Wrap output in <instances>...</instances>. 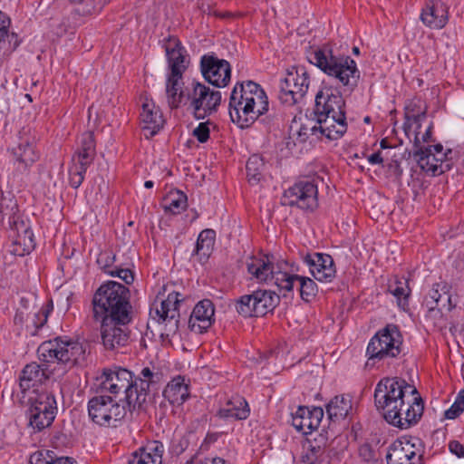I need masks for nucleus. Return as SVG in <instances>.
I'll use <instances>...</instances> for the list:
<instances>
[{
  "label": "nucleus",
  "mask_w": 464,
  "mask_h": 464,
  "mask_svg": "<svg viewBox=\"0 0 464 464\" xmlns=\"http://www.w3.org/2000/svg\"><path fill=\"white\" fill-rule=\"evenodd\" d=\"M163 377V373L155 366L144 367L138 376H133L137 410L143 409L150 392L159 389Z\"/></svg>",
  "instance_id": "nucleus-17"
},
{
  "label": "nucleus",
  "mask_w": 464,
  "mask_h": 464,
  "mask_svg": "<svg viewBox=\"0 0 464 464\" xmlns=\"http://www.w3.org/2000/svg\"><path fill=\"white\" fill-rule=\"evenodd\" d=\"M89 419L101 427H116L126 416V408L121 405L114 397L97 394L92 397L87 404Z\"/></svg>",
  "instance_id": "nucleus-8"
},
{
  "label": "nucleus",
  "mask_w": 464,
  "mask_h": 464,
  "mask_svg": "<svg viewBox=\"0 0 464 464\" xmlns=\"http://www.w3.org/2000/svg\"><path fill=\"white\" fill-rule=\"evenodd\" d=\"M235 309L243 317L256 316V304H254V295H245L235 302Z\"/></svg>",
  "instance_id": "nucleus-50"
},
{
  "label": "nucleus",
  "mask_w": 464,
  "mask_h": 464,
  "mask_svg": "<svg viewBox=\"0 0 464 464\" xmlns=\"http://www.w3.org/2000/svg\"><path fill=\"white\" fill-rule=\"evenodd\" d=\"M389 171L396 178L400 179L402 175V169L397 160H393L388 166Z\"/></svg>",
  "instance_id": "nucleus-61"
},
{
  "label": "nucleus",
  "mask_w": 464,
  "mask_h": 464,
  "mask_svg": "<svg viewBox=\"0 0 464 464\" xmlns=\"http://www.w3.org/2000/svg\"><path fill=\"white\" fill-rule=\"evenodd\" d=\"M96 155V144L93 132H83L78 141V149L72 157V161L82 166H90Z\"/></svg>",
  "instance_id": "nucleus-33"
},
{
  "label": "nucleus",
  "mask_w": 464,
  "mask_h": 464,
  "mask_svg": "<svg viewBox=\"0 0 464 464\" xmlns=\"http://www.w3.org/2000/svg\"><path fill=\"white\" fill-rule=\"evenodd\" d=\"M180 294L172 292L168 295L165 300L160 302V308H156L155 314L159 323H166L169 326L168 331L175 333L179 329V305L181 301Z\"/></svg>",
  "instance_id": "nucleus-23"
},
{
  "label": "nucleus",
  "mask_w": 464,
  "mask_h": 464,
  "mask_svg": "<svg viewBox=\"0 0 464 464\" xmlns=\"http://www.w3.org/2000/svg\"><path fill=\"white\" fill-rule=\"evenodd\" d=\"M164 445L159 440L149 442L145 447L141 448L138 452L147 456L148 460L155 464L162 463V456L164 453Z\"/></svg>",
  "instance_id": "nucleus-49"
},
{
  "label": "nucleus",
  "mask_w": 464,
  "mask_h": 464,
  "mask_svg": "<svg viewBox=\"0 0 464 464\" xmlns=\"http://www.w3.org/2000/svg\"><path fill=\"white\" fill-rule=\"evenodd\" d=\"M422 23L432 29H441L448 22V9L440 1L430 0L420 14Z\"/></svg>",
  "instance_id": "nucleus-28"
},
{
  "label": "nucleus",
  "mask_w": 464,
  "mask_h": 464,
  "mask_svg": "<svg viewBox=\"0 0 464 464\" xmlns=\"http://www.w3.org/2000/svg\"><path fill=\"white\" fill-rule=\"evenodd\" d=\"M129 288L115 281L102 284L92 300V318L100 323L102 343L106 350H117L128 344L129 324L133 319Z\"/></svg>",
  "instance_id": "nucleus-1"
},
{
  "label": "nucleus",
  "mask_w": 464,
  "mask_h": 464,
  "mask_svg": "<svg viewBox=\"0 0 464 464\" xmlns=\"http://www.w3.org/2000/svg\"><path fill=\"white\" fill-rule=\"evenodd\" d=\"M450 451L459 458H464V445L458 440H452L449 444Z\"/></svg>",
  "instance_id": "nucleus-58"
},
{
  "label": "nucleus",
  "mask_w": 464,
  "mask_h": 464,
  "mask_svg": "<svg viewBox=\"0 0 464 464\" xmlns=\"http://www.w3.org/2000/svg\"><path fill=\"white\" fill-rule=\"evenodd\" d=\"M256 304V317L263 316L273 311L279 304V295L271 290L258 289L253 292Z\"/></svg>",
  "instance_id": "nucleus-37"
},
{
  "label": "nucleus",
  "mask_w": 464,
  "mask_h": 464,
  "mask_svg": "<svg viewBox=\"0 0 464 464\" xmlns=\"http://www.w3.org/2000/svg\"><path fill=\"white\" fill-rule=\"evenodd\" d=\"M309 266L310 273L319 282H331L336 274L333 257L328 254L313 253L304 257Z\"/></svg>",
  "instance_id": "nucleus-19"
},
{
  "label": "nucleus",
  "mask_w": 464,
  "mask_h": 464,
  "mask_svg": "<svg viewBox=\"0 0 464 464\" xmlns=\"http://www.w3.org/2000/svg\"><path fill=\"white\" fill-rule=\"evenodd\" d=\"M203 77L210 84L221 88L230 82L231 66L227 60L218 58L215 53L205 54L200 59Z\"/></svg>",
  "instance_id": "nucleus-16"
},
{
  "label": "nucleus",
  "mask_w": 464,
  "mask_h": 464,
  "mask_svg": "<svg viewBox=\"0 0 464 464\" xmlns=\"http://www.w3.org/2000/svg\"><path fill=\"white\" fill-rule=\"evenodd\" d=\"M98 391L101 393H110L116 397L119 393H124V401L130 411L137 410L133 373L128 369L114 367L103 370L98 378Z\"/></svg>",
  "instance_id": "nucleus-6"
},
{
  "label": "nucleus",
  "mask_w": 464,
  "mask_h": 464,
  "mask_svg": "<svg viewBox=\"0 0 464 464\" xmlns=\"http://www.w3.org/2000/svg\"><path fill=\"white\" fill-rule=\"evenodd\" d=\"M246 269L251 278L259 283L273 284L285 292L292 291L293 272L297 271L294 264L283 259L275 262V257L267 255L250 257L246 261Z\"/></svg>",
  "instance_id": "nucleus-2"
},
{
  "label": "nucleus",
  "mask_w": 464,
  "mask_h": 464,
  "mask_svg": "<svg viewBox=\"0 0 464 464\" xmlns=\"http://www.w3.org/2000/svg\"><path fill=\"white\" fill-rule=\"evenodd\" d=\"M317 196L318 188L315 181L304 179L285 190L281 203L285 206L313 210L318 206Z\"/></svg>",
  "instance_id": "nucleus-12"
},
{
  "label": "nucleus",
  "mask_w": 464,
  "mask_h": 464,
  "mask_svg": "<svg viewBox=\"0 0 464 464\" xmlns=\"http://www.w3.org/2000/svg\"><path fill=\"white\" fill-rule=\"evenodd\" d=\"M221 92L211 91L209 87L198 82H193L190 88H187V100L193 116L203 120L218 110L221 102Z\"/></svg>",
  "instance_id": "nucleus-10"
},
{
  "label": "nucleus",
  "mask_w": 464,
  "mask_h": 464,
  "mask_svg": "<svg viewBox=\"0 0 464 464\" xmlns=\"http://www.w3.org/2000/svg\"><path fill=\"white\" fill-rule=\"evenodd\" d=\"M314 125L308 126L303 125L299 131V136L307 135L308 131L312 134L320 132L323 136L328 140H338L346 132L347 122L346 116H339L338 114H314Z\"/></svg>",
  "instance_id": "nucleus-15"
},
{
  "label": "nucleus",
  "mask_w": 464,
  "mask_h": 464,
  "mask_svg": "<svg viewBox=\"0 0 464 464\" xmlns=\"http://www.w3.org/2000/svg\"><path fill=\"white\" fill-rule=\"evenodd\" d=\"M246 176L251 184H257L263 178L265 161L261 155L254 154L249 157L246 165Z\"/></svg>",
  "instance_id": "nucleus-45"
},
{
  "label": "nucleus",
  "mask_w": 464,
  "mask_h": 464,
  "mask_svg": "<svg viewBox=\"0 0 464 464\" xmlns=\"http://www.w3.org/2000/svg\"><path fill=\"white\" fill-rule=\"evenodd\" d=\"M0 221L9 227L22 221L18 216V204L12 196H3L0 199Z\"/></svg>",
  "instance_id": "nucleus-41"
},
{
  "label": "nucleus",
  "mask_w": 464,
  "mask_h": 464,
  "mask_svg": "<svg viewBox=\"0 0 464 464\" xmlns=\"http://www.w3.org/2000/svg\"><path fill=\"white\" fill-rule=\"evenodd\" d=\"M253 89L249 96L248 102L244 105V110L240 113L234 111L236 124L241 128H248L251 126L261 115L268 111L269 102L264 89L253 82L250 84Z\"/></svg>",
  "instance_id": "nucleus-14"
},
{
  "label": "nucleus",
  "mask_w": 464,
  "mask_h": 464,
  "mask_svg": "<svg viewBox=\"0 0 464 464\" xmlns=\"http://www.w3.org/2000/svg\"><path fill=\"white\" fill-rule=\"evenodd\" d=\"M407 389H411V393L417 394L415 388L410 386L405 380L398 377L382 378L376 384L374 404L377 411L382 413L385 420L396 422L395 420L398 418L397 407L403 406V398H406L405 390Z\"/></svg>",
  "instance_id": "nucleus-4"
},
{
  "label": "nucleus",
  "mask_w": 464,
  "mask_h": 464,
  "mask_svg": "<svg viewBox=\"0 0 464 464\" xmlns=\"http://www.w3.org/2000/svg\"><path fill=\"white\" fill-rule=\"evenodd\" d=\"M352 409V400L348 395L335 396L326 405V412L328 414V418L333 421L343 420L348 416Z\"/></svg>",
  "instance_id": "nucleus-40"
},
{
  "label": "nucleus",
  "mask_w": 464,
  "mask_h": 464,
  "mask_svg": "<svg viewBox=\"0 0 464 464\" xmlns=\"http://www.w3.org/2000/svg\"><path fill=\"white\" fill-rule=\"evenodd\" d=\"M367 160L372 165L381 164L383 161V159H382V154H381L380 151L372 153V155H370L368 157Z\"/></svg>",
  "instance_id": "nucleus-62"
},
{
  "label": "nucleus",
  "mask_w": 464,
  "mask_h": 464,
  "mask_svg": "<svg viewBox=\"0 0 464 464\" xmlns=\"http://www.w3.org/2000/svg\"><path fill=\"white\" fill-rule=\"evenodd\" d=\"M401 344L402 336L399 327L392 324H387L377 332L368 343L367 365H373L375 361L397 357L401 353Z\"/></svg>",
  "instance_id": "nucleus-7"
},
{
  "label": "nucleus",
  "mask_w": 464,
  "mask_h": 464,
  "mask_svg": "<svg viewBox=\"0 0 464 464\" xmlns=\"http://www.w3.org/2000/svg\"><path fill=\"white\" fill-rule=\"evenodd\" d=\"M250 84H253L252 81L237 82L231 92L228 109L229 116L234 123H236V119L233 112L237 111V110L238 113L243 111L244 105L246 104V102H248L249 96L253 90L250 87Z\"/></svg>",
  "instance_id": "nucleus-35"
},
{
  "label": "nucleus",
  "mask_w": 464,
  "mask_h": 464,
  "mask_svg": "<svg viewBox=\"0 0 464 464\" xmlns=\"http://www.w3.org/2000/svg\"><path fill=\"white\" fill-rule=\"evenodd\" d=\"M420 455H417L414 445L409 440H395L389 448L386 455L387 464H416Z\"/></svg>",
  "instance_id": "nucleus-26"
},
{
  "label": "nucleus",
  "mask_w": 464,
  "mask_h": 464,
  "mask_svg": "<svg viewBox=\"0 0 464 464\" xmlns=\"http://www.w3.org/2000/svg\"><path fill=\"white\" fill-rule=\"evenodd\" d=\"M192 464H231V462L227 459H225L220 457H206L196 455L192 459Z\"/></svg>",
  "instance_id": "nucleus-56"
},
{
  "label": "nucleus",
  "mask_w": 464,
  "mask_h": 464,
  "mask_svg": "<svg viewBox=\"0 0 464 464\" xmlns=\"http://www.w3.org/2000/svg\"><path fill=\"white\" fill-rule=\"evenodd\" d=\"M49 378V372L46 367H42L37 362L26 364L21 372L19 377V386L22 392H25L31 388L42 384Z\"/></svg>",
  "instance_id": "nucleus-30"
},
{
  "label": "nucleus",
  "mask_w": 464,
  "mask_h": 464,
  "mask_svg": "<svg viewBox=\"0 0 464 464\" xmlns=\"http://www.w3.org/2000/svg\"><path fill=\"white\" fill-rule=\"evenodd\" d=\"M213 123L210 121H207L204 122H200L192 132V135L197 139V140L200 143H205L209 139L210 129L209 125Z\"/></svg>",
  "instance_id": "nucleus-55"
},
{
  "label": "nucleus",
  "mask_w": 464,
  "mask_h": 464,
  "mask_svg": "<svg viewBox=\"0 0 464 464\" xmlns=\"http://www.w3.org/2000/svg\"><path fill=\"white\" fill-rule=\"evenodd\" d=\"M328 458L329 455L324 448L319 445H310L302 456V462L304 464H328Z\"/></svg>",
  "instance_id": "nucleus-48"
},
{
  "label": "nucleus",
  "mask_w": 464,
  "mask_h": 464,
  "mask_svg": "<svg viewBox=\"0 0 464 464\" xmlns=\"http://www.w3.org/2000/svg\"><path fill=\"white\" fill-rule=\"evenodd\" d=\"M140 120L144 123V129L150 130L151 135L156 134L164 124L160 110L151 101H146L142 104Z\"/></svg>",
  "instance_id": "nucleus-36"
},
{
  "label": "nucleus",
  "mask_w": 464,
  "mask_h": 464,
  "mask_svg": "<svg viewBox=\"0 0 464 464\" xmlns=\"http://www.w3.org/2000/svg\"><path fill=\"white\" fill-rule=\"evenodd\" d=\"M397 409L398 410L396 411H398V418L395 420L400 421L393 422L391 420H385L395 427L404 430L410 428L412 424L417 423L422 416L424 405L420 397H414L411 401H406V399L403 398V406H399Z\"/></svg>",
  "instance_id": "nucleus-21"
},
{
  "label": "nucleus",
  "mask_w": 464,
  "mask_h": 464,
  "mask_svg": "<svg viewBox=\"0 0 464 464\" xmlns=\"http://www.w3.org/2000/svg\"><path fill=\"white\" fill-rule=\"evenodd\" d=\"M182 76L176 68L173 73L169 72L166 80V98L170 109H177L187 100V93L184 92L182 86Z\"/></svg>",
  "instance_id": "nucleus-32"
},
{
  "label": "nucleus",
  "mask_w": 464,
  "mask_h": 464,
  "mask_svg": "<svg viewBox=\"0 0 464 464\" xmlns=\"http://www.w3.org/2000/svg\"><path fill=\"white\" fill-rule=\"evenodd\" d=\"M37 353L42 362H57L68 369L85 359V349L81 343L61 336L42 343Z\"/></svg>",
  "instance_id": "nucleus-5"
},
{
  "label": "nucleus",
  "mask_w": 464,
  "mask_h": 464,
  "mask_svg": "<svg viewBox=\"0 0 464 464\" xmlns=\"http://www.w3.org/2000/svg\"><path fill=\"white\" fill-rule=\"evenodd\" d=\"M52 310L53 304L50 302L45 306L42 307L39 312L28 316L26 329L30 334L34 335L37 331L45 324Z\"/></svg>",
  "instance_id": "nucleus-46"
},
{
  "label": "nucleus",
  "mask_w": 464,
  "mask_h": 464,
  "mask_svg": "<svg viewBox=\"0 0 464 464\" xmlns=\"http://www.w3.org/2000/svg\"><path fill=\"white\" fill-rule=\"evenodd\" d=\"M129 464H155L151 461L148 460L147 456L140 454L139 452L135 451L132 453Z\"/></svg>",
  "instance_id": "nucleus-59"
},
{
  "label": "nucleus",
  "mask_w": 464,
  "mask_h": 464,
  "mask_svg": "<svg viewBox=\"0 0 464 464\" xmlns=\"http://www.w3.org/2000/svg\"><path fill=\"white\" fill-rule=\"evenodd\" d=\"M250 414V409L246 399L240 395L232 396L218 411V415L224 419L246 420Z\"/></svg>",
  "instance_id": "nucleus-34"
},
{
  "label": "nucleus",
  "mask_w": 464,
  "mask_h": 464,
  "mask_svg": "<svg viewBox=\"0 0 464 464\" xmlns=\"http://www.w3.org/2000/svg\"><path fill=\"white\" fill-rule=\"evenodd\" d=\"M14 164L20 172H26L39 160L36 137L29 128H23L18 134L16 145L11 149Z\"/></svg>",
  "instance_id": "nucleus-13"
},
{
  "label": "nucleus",
  "mask_w": 464,
  "mask_h": 464,
  "mask_svg": "<svg viewBox=\"0 0 464 464\" xmlns=\"http://www.w3.org/2000/svg\"><path fill=\"white\" fill-rule=\"evenodd\" d=\"M163 208L166 212L179 214L187 208V196L180 191L170 193L164 198Z\"/></svg>",
  "instance_id": "nucleus-47"
},
{
  "label": "nucleus",
  "mask_w": 464,
  "mask_h": 464,
  "mask_svg": "<svg viewBox=\"0 0 464 464\" xmlns=\"http://www.w3.org/2000/svg\"><path fill=\"white\" fill-rule=\"evenodd\" d=\"M216 233L213 229L202 230L197 239L193 255L198 257V260L203 264L210 256L214 244Z\"/></svg>",
  "instance_id": "nucleus-39"
},
{
  "label": "nucleus",
  "mask_w": 464,
  "mask_h": 464,
  "mask_svg": "<svg viewBox=\"0 0 464 464\" xmlns=\"http://www.w3.org/2000/svg\"><path fill=\"white\" fill-rule=\"evenodd\" d=\"M45 464H73V459L69 457H61L52 461H46Z\"/></svg>",
  "instance_id": "nucleus-63"
},
{
  "label": "nucleus",
  "mask_w": 464,
  "mask_h": 464,
  "mask_svg": "<svg viewBox=\"0 0 464 464\" xmlns=\"http://www.w3.org/2000/svg\"><path fill=\"white\" fill-rule=\"evenodd\" d=\"M188 382L181 375L172 378L163 391V397L172 405H182L189 398Z\"/></svg>",
  "instance_id": "nucleus-31"
},
{
  "label": "nucleus",
  "mask_w": 464,
  "mask_h": 464,
  "mask_svg": "<svg viewBox=\"0 0 464 464\" xmlns=\"http://www.w3.org/2000/svg\"><path fill=\"white\" fill-rule=\"evenodd\" d=\"M388 291L394 295L400 306L405 309L409 305L411 288L409 280L404 276H394L388 285Z\"/></svg>",
  "instance_id": "nucleus-43"
},
{
  "label": "nucleus",
  "mask_w": 464,
  "mask_h": 464,
  "mask_svg": "<svg viewBox=\"0 0 464 464\" xmlns=\"http://www.w3.org/2000/svg\"><path fill=\"white\" fill-rule=\"evenodd\" d=\"M28 410L29 425L36 431H41L52 425L58 408L55 396L51 392H42L31 398Z\"/></svg>",
  "instance_id": "nucleus-11"
},
{
  "label": "nucleus",
  "mask_w": 464,
  "mask_h": 464,
  "mask_svg": "<svg viewBox=\"0 0 464 464\" xmlns=\"http://www.w3.org/2000/svg\"><path fill=\"white\" fill-rule=\"evenodd\" d=\"M10 229L13 231L10 252L18 256L29 254L35 246L34 236L28 224L24 220L16 223Z\"/></svg>",
  "instance_id": "nucleus-22"
},
{
  "label": "nucleus",
  "mask_w": 464,
  "mask_h": 464,
  "mask_svg": "<svg viewBox=\"0 0 464 464\" xmlns=\"http://www.w3.org/2000/svg\"><path fill=\"white\" fill-rule=\"evenodd\" d=\"M426 149H432V152L436 153L437 157H442L443 160H449L448 154L451 153V150H448L447 152L443 151V146L441 144H436L432 146H429Z\"/></svg>",
  "instance_id": "nucleus-60"
},
{
  "label": "nucleus",
  "mask_w": 464,
  "mask_h": 464,
  "mask_svg": "<svg viewBox=\"0 0 464 464\" xmlns=\"http://www.w3.org/2000/svg\"><path fill=\"white\" fill-rule=\"evenodd\" d=\"M359 456L363 461H373L377 459L376 452L368 443L362 444L359 448Z\"/></svg>",
  "instance_id": "nucleus-57"
},
{
  "label": "nucleus",
  "mask_w": 464,
  "mask_h": 464,
  "mask_svg": "<svg viewBox=\"0 0 464 464\" xmlns=\"http://www.w3.org/2000/svg\"><path fill=\"white\" fill-rule=\"evenodd\" d=\"M110 0H98L97 5H94L92 12L93 13H99L102 10L104 5L109 2Z\"/></svg>",
  "instance_id": "nucleus-64"
},
{
  "label": "nucleus",
  "mask_w": 464,
  "mask_h": 464,
  "mask_svg": "<svg viewBox=\"0 0 464 464\" xmlns=\"http://www.w3.org/2000/svg\"><path fill=\"white\" fill-rule=\"evenodd\" d=\"M308 60L324 73L338 80L347 91L352 92L357 86L360 71L350 56H336L331 49L323 48L311 52Z\"/></svg>",
  "instance_id": "nucleus-3"
},
{
  "label": "nucleus",
  "mask_w": 464,
  "mask_h": 464,
  "mask_svg": "<svg viewBox=\"0 0 464 464\" xmlns=\"http://www.w3.org/2000/svg\"><path fill=\"white\" fill-rule=\"evenodd\" d=\"M214 314L215 307L211 300L199 301L189 316L188 328L196 334L205 333L214 322Z\"/></svg>",
  "instance_id": "nucleus-24"
},
{
  "label": "nucleus",
  "mask_w": 464,
  "mask_h": 464,
  "mask_svg": "<svg viewBox=\"0 0 464 464\" xmlns=\"http://www.w3.org/2000/svg\"><path fill=\"white\" fill-rule=\"evenodd\" d=\"M426 118V106L423 105L420 99H412L405 106V122L404 130L408 134V130L414 126L415 136L414 143L420 145V129L421 121Z\"/></svg>",
  "instance_id": "nucleus-27"
},
{
  "label": "nucleus",
  "mask_w": 464,
  "mask_h": 464,
  "mask_svg": "<svg viewBox=\"0 0 464 464\" xmlns=\"http://www.w3.org/2000/svg\"><path fill=\"white\" fill-rule=\"evenodd\" d=\"M293 272V278L291 279L292 289L295 281L299 282L300 296L304 302H311L318 292L316 283L309 277L300 276Z\"/></svg>",
  "instance_id": "nucleus-44"
},
{
  "label": "nucleus",
  "mask_w": 464,
  "mask_h": 464,
  "mask_svg": "<svg viewBox=\"0 0 464 464\" xmlns=\"http://www.w3.org/2000/svg\"><path fill=\"white\" fill-rule=\"evenodd\" d=\"M324 417V411L321 407L300 406L292 414V425L297 431L303 434H310L315 430Z\"/></svg>",
  "instance_id": "nucleus-20"
},
{
  "label": "nucleus",
  "mask_w": 464,
  "mask_h": 464,
  "mask_svg": "<svg viewBox=\"0 0 464 464\" xmlns=\"http://www.w3.org/2000/svg\"><path fill=\"white\" fill-rule=\"evenodd\" d=\"M109 276L119 277L127 285H130L134 281L133 272L128 267H122L121 265L115 266L114 269L109 272Z\"/></svg>",
  "instance_id": "nucleus-54"
},
{
  "label": "nucleus",
  "mask_w": 464,
  "mask_h": 464,
  "mask_svg": "<svg viewBox=\"0 0 464 464\" xmlns=\"http://www.w3.org/2000/svg\"><path fill=\"white\" fill-rule=\"evenodd\" d=\"M419 167L428 175L436 177L451 169V162L437 157L432 149L420 148L413 153Z\"/></svg>",
  "instance_id": "nucleus-25"
},
{
  "label": "nucleus",
  "mask_w": 464,
  "mask_h": 464,
  "mask_svg": "<svg viewBox=\"0 0 464 464\" xmlns=\"http://www.w3.org/2000/svg\"><path fill=\"white\" fill-rule=\"evenodd\" d=\"M165 51L170 72L173 73V69L176 68L180 74H183L189 61L180 41L175 36H169L165 44Z\"/></svg>",
  "instance_id": "nucleus-29"
},
{
  "label": "nucleus",
  "mask_w": 464,
  "mask_h": 464,
  "mask_svg": "<svg viewBox=\"0 0 464 464\" xmlns=\"http://www.w3.org/2000/svg\"><path fill=\"white\" fill-rule=\"evenodd\" d=\"M314 114L345 115V101L342 94L331 86L322 87L315 95Z\"/></svg>",
  "instance_id": "nucleus-18"
},
{
  "label": "nucleus",
  "mask_w": 464,
  "mask_h": 464,
  "mask_svg": "<svg viewBox=\"0 0 464 464\" xmlns=\"http://www.w3.org/2000/svg\"><path fill=\"white\" fill-rule=\"evenodd\" d=\"M310 85V76L304 66L294 65L286 70L285 77L281 80L278 99L287 106L300 102L305 96Z\"/></svg>",
  "instance_id": "nucleus-9"
},
{
  "label": "nucleus",
  "mask_w": 464,
  "mask_h": 464,
  "mask_svg": "<svg viewBox=\"0 0 464 464\" xmlns=\"http://www.w3.org/2000/svg\"><path fill=\"white\" fill-rule=\"evenodd\" d=\"M10 25L9 18L0 12V55H9L19 45L17 36L14 34H8Z\"/></svg>",
  "instance_id": "nucleus-42"
},
{
  "label": "nucleus",
  "mask_w": 464,
  "mask_h": 464,
  "mask_svg": "<svg viewBox=\"0 0 464 464\" xmlns=\"http://www.w3.org/2000/svg\"><path fill=\"white\" fill-rule=\"evenodd\" d=\"M426 304L430 311L435 308L439 310L450 309V295L447 283L441 282L433 285L429 293V297L426 299Z\"/></svg>",
  "instance_id": "nucleus-38"
},
{
  "label": "nucleus",
  "mask_w": 464,
  "mask_h": 464,
  "mask_svg": "<svg viewBox=\"0 0 464 464\" xmlns=\"http://www.w3.org/2000/svg\"><path fill=\"white\" fill-rule=\"evenodd\" d=\"M464 411V390H460L453 404L445 411L444 416L448 420H454L458 418Z\"/></svg>",
  "instance_id": "nucleus-51"
},
{
  "label": "nucleus",
  "mask_w": 464,
  "mask_h": 464,
  "mask_svg": "<svg viewBox=\"0 0 464 464\" xmlns=\"http://www.w3.org/2000/svg\"><path fill=\"white\" fill-rule=\"evenodd\" d=\"M88 167L89 166H82L77 164V162H73V166L69 170L70 185L72 188H77L82 185Z\"/></svg>",
  "instance_id": "nucleus-52"
},
{
  "label": "nucleus",
  "mask_w": 464,
  "mask_h": 464,
  "mask_svg": "<svg viewBox=\"0 0 464 464\" xmlns=\"http://www.w3.org/2000/svg\"><path fill=\"white\" fill-rule=\"evenodd\" d=\"M98 264L104 273L109 275L115 267L116 256L109 251L102 252L97 259Z\"/></svg>",
  "instance_id": "nucleus-53"
}]
</instances>
